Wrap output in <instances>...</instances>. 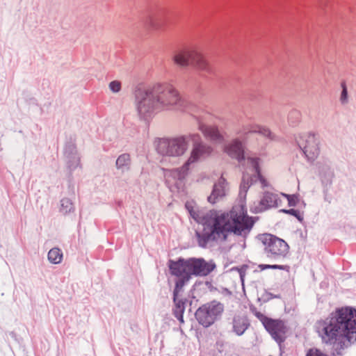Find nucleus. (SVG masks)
I'll return each mask as SVG.
<instances>
[{"mask_svg":"<svg viewBox=\"0 0 356 356\" xmlns=\"http://www.w3.org/2000/svg\"><path fill=\"white\" fill-rule=\"evenodd\" d=\"M296 141L308 162L313 163L318 158L320 140L316 134L311 132L300 134L296 137Z\"/></svg>","mask_w":356,"mask_h":356,"instance_id":"nucleus-11","label":"nucleus"},{"mask_svg":"<svg viewBox=\"0 0 356 356\" xmlns=\"http://www.w3.org/2000/svg\"><path fill=\"white\" fill-rule=\"evenodd\" d=\"M239 274H240V277L242 280V282L243 281V277L245 276V272L243 269H240L239 270Z\"/></svg>","mask_w":356,"mask_h":356,"instance_id":"nucleus-34","label":"nucleus"},{"mask_svg":"<svg viewBox=\"0 0 356 356\" xmlns=\"http://www.w3.org/2000/svg\"><path fill=\"white\" fill-rule=\"evenodd\" d=\"M282 202L280 195L266 191L263 193L260 201L252 210L256 213H261L271 208L279 207L282 205Z\"/></svg>","mask_w":356,"mask_h":356,"instance_id":"nucleus-13","label":"nucleus"},{"mask_svg":"<svg viewBox=\"0 0 356 356\" xmlns=\"http://www.w3.org/2000/svg\"><path fill=\"white\" fill-rule=\"evenodd\" d=\"M47 257L50 263L58 264L63 260V252L58 248H53L49 251Z\"/></svg>","mask_w":356,"mask_h":356,"instance_id":"nucleus-21","label":"nucleus"},{"mask_svg":"<svg viewBox=\"0 0 356 356\" xmlns=\"http://www.w3.org/2000/svg\"><path fill=\"white\" fill-rule=\"evenodd\" d=\"M250 133H258L269 139H273L274 138V135L268 128L256 124H248L243 125L241 130L239 131V134L244 135Z\"/></svg>","mask_w":356,"mask_h":356,"instance_id":"nucleus-18","label":"nucleus"},{"mask_svg":"<svg viewBox=\"0 0 356 356\" xmlns=\"http://www.w3.org/2000/svg\"><path fill=\"white\" fill-rule=\"evenodd\" d=\"M109 88L113 92H118L121 90V83L118 81H113L109 83Z\"/></svg>","mask_w":356,"mask_h":356,"instance_id":"nucleus-30","label":"nucleus"},{"mask_svg":"<svg viewBox=\"0 0 356 356\" xmlns=\"http://www.w3.org/2000/svg\"><path fill=\"white\" fill-rule=\"evenodd\" d=\"M191 133L172 138L159 139L156 145L159 154L169 156H181L188 149Z\"/></svg>","mask_w":356,"mask_h":356,"instance_id":"nucleus-7","label":"nucleus"},{"mask_svg":"<svg viewBox=\"0 0 356 356\" xmlns=\"http://www.w3.org/2000/svg\"><path fill=\"white\" fill-rule=\"evenodd\" d=\"M172 60L179 66L192 65L200 72L207 75H212L216 73L215 67L195 49H185L179 50L174 54Z\"/></svg>","mask_w":356,"mask_h":356,"instance_id":"nucleus-6","label":"nucleus"},{"mask_svg":"<svg viewBox=\"0 0 356 356\" xmlns=\"http://www.w3.org/2000/svg\"><path fill=\"white\" fill-rule=\"evenodd\" d=\"M259 240L264 246V254L270 259L276 261L283 259L289 252L288 243L275 235L263 234L259 236Z\"/></svg>","mask_w":356,"mask_h":356,"instance_id":"nucleus-8","label":"nucleus"},{"mask_svg":"<svg viewBox=\"0 0 356 356\" xmlns=\"http://www.w3.org/2000/svg\"><path fill=\"white\" fill-rule=\"evenodd\" d=\"M281 196L286 198L288 201V204L289 207H295L296 206L298 199V197L295 195H287L284 193H281Z\"/></svg>","mask_w":356,"mask_h":356,"instance_id":"nucleus-28","label":"nucleus"},{"mask_svg":"<svg viewBox=\"0 0 356 356\" xmlns=\"http://www.w3.org/2000/svg\"><path fill=\"white\" fill-rule=\"evenodd\" d=\"M227 182L222 176L214 184L212 192L207 200L211 204H215L226 195Z\"/></svg>","mask_w":356,"mask_h":356,"instance_id":"nucleus-15","label":"nucleus"},{"mask_svg":"<svg viewBox=\"0 0 356 356\" xmlns=\"http://www.w3.org/2000/svg\"><path fill=\"white\" fill-rule=\"evenodd\" d=\"M189 137L193 146L188 159L179 168L165 170L164 176L168 184L171 179L175 181L176 185L178 184V181L181 183L188 175L194 165L207 159L213 152L212 147L204 143L199 134L191 133Z\"/></svg>","mask_w":356,"mask_h":356,"instance_id":"nucleus-5","label":"nucleus"},{"mask_svg":"<svg viewBox=\"0 0 356 356\" xmlns=\"http://www.w3.org/2000/svg\"><path fill=\"white\" fill-rule=\"evenodd\" d=\"M280 211L282 213H286V214H290L291 216H293L300 222L303 220L302 215L298 210H296L294 209H281Z\"/></svg>","mask_w":356,"mask_h":356,"instance_id":"nucleus-27","label":"nucleus"},{"mask_svg":"<svg viewBox=\"0 0 356 356\" xmlns=\"http://www.w3.org/2000/svg\"><path fill=\"white\" fill-rule=\"evenodd\" d=\"M135 105L139 118L149 121L163 111H181L193 115L197 120L198 129L204 138L212 142L223 140L216 126L207 125L213 115L203 106L196 105L181 96L176 87L169 82H159L135 91Z\"/></svg>","mask_w":356,"mask_h":356,"instance_id":"nucleus-1","label":"nucleus"},{"mask_svg":"<svg viewBox=\"0 0 356 356\" xmlns=\"http://www.w3.org/2000/svg\"><path fill=\"white\" fill-rule=\"evenodd\" d=\"M314 330L321 343L332 348V356L356 342V309L346 307L335 309L327 316L316 321Z\"/></svg>","mask_w":356,"mask_h":356,"instance_id":"nucleus-3","label":"nucleus"},{"mask_svg":"<svg viewBox=\"0 0 356 356\" xmlns=\"http://www.w3.org/2000/svg\"><path fill=\"white\" fill-rule=\"evenodd\" d=\"M318 174L323 184H330L334 177V172L328 161L318 162Z\"/></svg>","mask_w":356,"mask_h":356,"instance_id":"nucleus-19","label":"nucleus"},{"mask_svg":"<svg viewBox=\"0 0 356 356\" xmlns=\"http://www.w3.org/2000/svg\"><path fill=\"white\" fill-rule=\"evenodd\" d=\"M184 287L177 288V282L173 291V301L175 303V308L173 309V314L181 323L184 322L183 314L185 310V301L182 299H179V293L182 291Z\"/></svg>","mask_w":356,"mask_h":356,"instance_id":"nucleus-17","label":"nucleus"},{"mask_svg":"<svg viewBox=\"0 0 356 356\" xmlns=\"http://www.w3.org/2000/svg\"><path fill=\"white\" fill-rule=\"evenodd\" d=\"M289 268V267L288 266H284V265H277V264L271 265V269L287 270Z\"/></svg>","mask_w":356,"mask_h":356,"instance_id":"nucleus-32","label":"nucleus"},{"mask_svg":"<svg viewBox=\"0 0 356 356\" xmlns=\"http://www.w3.org/2000/svg\"><path fill=\"white\" fill-rule=\"evenodd\" d=\"M341 92L340 95V102L342 104H346L348 102V89L345 81L341 83Z\"/></svg>","mask_w":356,"mask_h":356,"instance_id":"nucleus-26","label":"nucleus"},{"mask_svg":"<svg viewBox=\"0 0 356 356\" xmlns=\"http://www.w3.org/2000/svg\"><path fill=\"white\" fill-rule=\"evenodd\" d=\"M150 26L154 30H159L162 28L163 22L160 21L157 17H153L150 19Z\"/></svg>","mask_w":356,"mask_h":356,"instance_id":"nucleus-29","label":"nucleus"},{"mask_svg":"<svg viewBox=\"0 0 356 356\" xmlns=\"http://www.w3.org/2000/svg\"><path fill=\"white\" fill-rule=\"evenodd\" d=\"M67 159V167L70 171H74L78 167H81V159L79 156H76V158H66Z\"/></svg>","mask_w":356,"mask_h":356,"instance_id":"nucleus-25","label":"nucleus"},{"mask_svg":"<svg viewBox=\"0 0 356 356\" xmlns=\"http://www.w3.org/2000/svg\"><path fill=\"white\" fill-rule=\"evenodd\" d=\"M223 311L224 305L213 300L199 307L195 312V318L200 325L208 327L221 317Z\"/></svg>","mask_w":356,"mask_h":356,"instance_id":"nucleus-10","label":"nucleus"},{"mask_svg":"<svg viewBox=\"0 0 356 356\" xmlns=\"http://www.w3.org/2000/svg\"><path fill=\"white\" fill-rule=\"evenodd\" d=\"M301 113L298 110H292L288 115V121L290 125L296 126L301 120Z\"/></svg>","mask_w":356,"mask_h":356,"instance_id":"nucleus-24","label":"nucleus"},{"mask_svg":"<svg viewBox=\"0 0 356 356\" xmlns=\"http://www.w3.org/2000/svg\"><path fill=\"white\" fill-rule=\"evenodd\" d=\"M185 208L190 216L202 228L195 232L198 245L205 248L209 243L225 241L230 234L245 238L254 221L242 206H235L229 211H205L193 201H187Z\"/></svg>","mask_w":356,"mask_h":356,"instance_id":"nucleus-2","label":"nucleus"},{"mask_svg":"<svg viewBox=\"0 0 356 356\" xmlns=\"http://www.w3.org/2000/svg\"><path fill=\"white\" fill-rule=\"evenodd\" d=\"M64 155L65 158H76L79 156L75 143L72 142L67 143L64 148Z\"/></svg>","mask_w":356,"mask_h":356,"instance_id":"nucleus-23","label":"nucleus"},{"mask_svg":"<svg viewBox=\"0 0 356 356\" xmlns=\"http://www.w3.org/2000/svg\"><path fill=\"white\" fill-rule=\"evenodd\" d=\"M257 316L262 323L266 331L277 343L281 344L285 341L287 327L283 321L273 319L260 313H258Z\"/></svg>","mask_w":356,"mask_h":356,"instance_id":"nucleus-12","label":"nucleus"},{"mask_svg":"<svg viewBox=\"0 0 356 356\" xmlns=\"http://www.w3.org/2000/svg\"><path fill=\"white\" fill-rule=\"evenodd\" d=\"M259 159L248 157L247 159V170L243 172L240 185L239 195L245 197L247 191L253 182L259 180L262 187L267 186L266 180L261 174Z\"/></svg>","mask_w":356,"mask_h":356,"instance_id":"nucleus-9","label":"nucleus"},{"mask_svg":"<svg viewBox=\"0 0 356 356\" xmlns=\"http://www.w3.org/2000/svg\"><path fill=\"white\" fill-rule=\"evenodd\" d=\"M229 325L232 332L240 337L250 327V321L247 315L238 313L233 316Z\"/></svg>","mask_w":356,"mask_h":356,"instance_id":"nucleus-14","label":"nucleus"},{"mask_svg":"<svg viewBox=\"0 0 356 356\" xmlns=\"http://www.w3.org/2000/svg\"><path fill=\"white\" fill-rule=\"evenodd\" d=\"M306 356H327V355L318 348H311L307 351Z\"/></svg>","mask_w":356,"mask_h":356,"instance_id":"nucleus-31","label":"nucleus"},{"mask_svg":"<svg viewBox=\"0 0 356 356\" xmlns=\"http://www.w3.org/2000/svg\"><path fill=\"white\" fill-rule=\"evenodd\" d=\"M225 151L233 159H236L240 163H245L247 160L244 158V147L241 141L238 139H234L231 143L227 145Z\"/></svg>","mask_w":356,"mask_h":356,"instance_id":"nucleus-16","label":"nucleus"},{"mask_svg":"<svg viewBox=\"0 0 356 356\" xmlns=\"http://www.w3.org/2000/svg\"><path fill=\"white\" fill-rule=\"evenodd\" d=\"M131 159L129 154L124 153L120 154L116 159L115 167L121 172L124 173L130 170Z\"/></svg>","mask_w":356,"mask_h":356,"instance_id":"nucleus-20","label":"nucleus"},{"mask_svg":"<svg viewBox=\"0 0 356 356\" xmlns=\"http://www.w3.org/2000/svg\"><path fill=\"white\" fill-rule=\"evenodd\" d=\"M261 270L271 269V265L269 264H261L259 265Z\"/></svg>","mask_w":356,"mask_h":356,"instance_id":"nucleus-33","label":"nucleus"},{"mask_svg":"<svg viewBox=\"0 0 356 356\" xmlns=\"http://www.w3.org/2000/svg\"><path fill=\"white\" fill-rule=\"evenodd\" d=\"M168 268L170 273L177 277V287H184L195 277H206L216 268L213 260L206 261L204 258L191 257L178 258L177 260H169Z\"/></svg>","mask_w":356,"mask_h":356,"instance_id":"nucleus-4","label":"nucleus"},{"mask_svg":"<svg viewBox=\"0 0 356 356\" xmlns=\"http://www.w3.org/2000/svg\"><path fill=\"white\" fill-rule=\"evenodd\" d=\"M74 211V204L72 200L67 197H64L60 200V212L66 215Z\"/></svg>","mask_w":356,"mask_h":356,"instance_id":"nucleus-22","label":"nucleus"}]
</instances>
